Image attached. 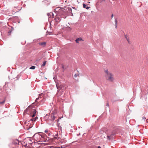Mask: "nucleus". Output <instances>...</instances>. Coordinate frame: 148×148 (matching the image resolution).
I'll list each match as a JSON object with an SVG mask.
<instances>
[{
	"instance_id": "4468645a",
	"label": "nucleus",
	"mask_w": 148,
	"mask_h": 148,
	"mask_svg": "<svg viewBox=\"0 0 148 148\" xmlns=\"http://www.w3.org/2000/svg\"><path fill=\"white\" fill-rule=\"evenodd\" d=\"M60 9H61L59 7V8H56V9H55V12H56V13H57V14H58L61 12L59 11Z\"/></svg>"
},
{
	"instance_id": "20e7f679",
	"label": "nucleus",
	"mask_w": 148,
	"mask_h": 148,
	"mask_svg": "<svg viewBox=\"0 0 148 148\" xmlns=\"http://www.w3.org/2000/svg\"><path fill=\"white\" fill-rule=\"evenodd\" d=\"M105 72L106 73L105 77L106 79L109 81L113 82L114 81L113 75L110 73L108 72V70H106Z\"/></svg>"
},
{
	"instance_id": "423d86ee",
	"label": "nucleus",
	"mask_w": 148,
	"mask_h": 148,
	"mask_svg": "<svg viewBox=\"0 0 148 148\" xmlns=\"http://www.w3.org/2000/svg\"><path fill=\"white\" fill-rule=\"evenodd\" d=\"M120 132V129L118 128H115L112 132V135L114 136Z\"/></svg>"
},
{
	"instance_id": "5701e85b",
	"label": "nucleus",
	"mask_w": 148,
	"mask_h": 148,
	"mask_svg": "<svg viewBox=\"0 0 148 148\" xmlns=\"http://www.w3.org/2000/svg\"><path fill=\"white\" fill-rule=\"evenodd\" d=\"M47 62V61H46L44 62L43 64L41 65V67H42L45 66L46 63Z\"/></svg>"
},
{
	"instance_id": "7c9ffc66",
	"label": "nucleus",
	"mask_w": 148,
	"mask_h": 148,
	"mask_svg": "<svg viewBox=\"0 0 148 148\" xmlns=\"http://www.w3.org/2000/svg\"><path fill=\"white\" fill-rule=\"evenodd\" d=\"M39 97H38V98H37L36 99V100H35V102H37V101H38L39 100Z\"/></svg>"
},
{
	"instance_id": "6ab92c4d",
	"label": "nucleus",
	"mask_w": 148,
	"mask_h": 148,
	"mask_svg": "<svg viewBox=\"0 0 148 148\" xmlns=\"http://www.w3.org/2000/svg\"><path fill=\"white\" fill-rule=\"evenodd\" d=\"M14 30V28L13 27H11V30H9L8 32V35H11V34L12 31Z\"/></svg>"
},
{
	"instance_id": "79ce46f5",
	"label": "nucleus",
	"mask_w": 148,
	"mask_h": 148,
	"mask_svg": "<svg viewBox=\"0 0 148 148\" xmlns=\"http://www.w3.org/2000/svg\"><path fill=\"white\" fill-rule=\"evenodd\" d=\"M97 148H101V147L100 146H98L97 147Z\"/></svg>"
},
{
	"instance_id": "f257e3e1",
	"label": "nucleus",
	"mask_w": 148,
	"mask_h": 148,
	"mask_svg": "<svg viewBox=\"0 0 148 148\" xmlns=\"http://www.w3.org/2000/svg\"><path fill=\"white\" fill-rule=\"evenodd\" d=\"M59 11L61 12L58 14H56L54 18L57 23H58L62 18L65 19L66 17V14L63 9H60Z\"/></svg>"
},
{
	"instance_id": "9b49d317",
	"label": "nucleus",
	"mask_w": 148,
	"mask_h": 148,
	"mask_svg": "<svg viewBox=\"0 0 148 148\" xmlns=\"http://www.w3.org/2000/svg\"><path fill=\"white\" fill-rule=\"evenodd\" d=\"M46 42H39L38 44L39 45L43 47H45L46 45Z\"/></svg>"
},
{
	"instance_id": "7ed1b4c3",
	"label": "nucleus",
	"mask_w": 148,
	"mask_h": 148,
	"mask_svg": "<svg viewBox=\"0 0 148 148\" xmlns=\"http://www.w3.org/2000/svg\"><path fill=\"white\" fill-rule=\"evenodd\" d=\"M28 112H29V113H30L29 115L32 118L34 117L36 115V113L37 112L36 109H32L29 110V108L28 107L24 110L23 114H28V113H27Z\"/></svg>"
},
{
	"instance_id": "9d476101",
	"label": "nucleus",
	"mask_w": 148,
	"mask_h": 148,
	"mask_svg": "<svg viewBox=\"0 0 148 148\" xmlns=\"http://www.w3.org/2000/svg\"><path fill=\"white\" fill-rule=\"evenodd\" d=\"M41 54L40 53H39L37 55V59L36 60V61H40L42 58V57L41 56Z\"/></svg>"
},
{
	"instance_id": "2eb2a0df",
	"label": "nucleus",
	"mask_w": 148,
	"mask_h": 148,
	"mask_svg": "<svg viewBox=\"0 0 148 148\" xmlns=\"http://www.w3.org/2000/svg\"><path fill=\"white\" fill-rule=\"evenodd\" d=\"M82 40V38H77L75 40L76 42L77 43H79V41H81Z\"/></svg>"
},
{
	"instance_id": "cd10ccee",
	"label": "nucleus",
	"mask_w": 148,
	"mask_h": 148,
	"mask_svg": "<svg viewBox=\"0 0 148 148\" xmlns=\"http://www.w3.org/2000/svg\"><path fill=\"white\" fill-rule=\"evenodd\" d=\"M47 34L51 35L52 34V32H50L47 31Z\"/></svg>"
},
{
	"instance_id": "1a4fd4ad",
	"label": "nucleus",
	"mask_w": 148,
	"mask_h": 148,
	"mask_svg": "<svg viewBox=\"0 0 148 148\" xmlns=\"http://www.w3.org/2000/svg\"><path fill=\"white\" fill-rule=\"evenodd\" d=\"M26 141H25V139H24L23 141L21 142V144L23 146H24L26 148H28V147L29 146H28V143H26Z\"/></svg>"
},
{
	"instance_id": "f03ea898",
	"label": "nucleus",
	"mask_w": 148,
	"mask_h": 148,
	"mask_svg": "<svg viewBox=\"0 0 148 148\" xmlns=\"http://www.w3.org/2000/svg\"><path fill=\"white\" fill-rule=\"evenodd\" d=\"M38 119V117L36 116L35 118H33L29 121L27 120L25 122V124L28 126V128L27 129L28 130L32 127L33 125L34 124L33 122L36 121Z\"/></svg>"
},
{
	"instance_id": "37998d69",
	"label": "nucleus",
	"mask_w": 148,
	"mask_h": 148,
	"mask_svg": "<svg viewBox=\"0 0 148 148\" xmlns=\"http://www.w3.org/2000/svg\"><path fill=\"white\" fill-rule=\"evenodd\" d=\"M77 72H78L77 73H79V72L78 71H77Z\"/></svg>"
},
{
	"instance_id": "0eeeda50",
	"label": "nucleus",
	"mask_w": 148,
	"mask_h": 148,
	"mask_svg": "<svg viewBox=\"0 0 148 148\" xmlns=\"http://www.w3.org/2000/svg\"><path fill=\"white\" fill-rule=\"evenodd\" d=\"M26 140H27V142L28 143V146H32L33 143H31L32 141V139L30 137H27L26 138Z\"/></svg>"
},
{
	"instance_id": "ddd939ff",
	"label": "nucleus",
	"mask_w": 148,
	"mask_h": 148,
	"mask_svg": "<svg viewBox=\"0 0 148 148\" xmlns=\"http://www.w3.org/2000/svg\"><path fill=\"white\" fill-rule=\"evenodd\" d=\"M114 135L111 134L110 135H107V138L108 140H110L112 139H113L114 138Z\"/></svg>"
},
{
	"instance_id": "f3484780",
	"label": "nucleus",
	"mask_w": 148,
	"mask_h": 148,
	"mask_svg": "<svg viewBox=\"0 0 148 148\" xmlns=\"http://www.w3.org/2000/svg\"><path fill=\"white\" fill-rule=\"evenodd\" d=\"M67 9H68V10H67V11L68 12H69V13H71V14H72L71 16H73V14L72 13L71 8H68Z\"/></svg>"
},
{
	"instance_id": "c9c22d12",
	"label": "nucleus",
	"mask_w": 148,
	"mask_h": 148,
	"mask_svg": "<svg viewBox=\"0 0 148 148\" xmlns=\"http://www.w3.org/2000/svg\"><path fill=\"white\" fill-rule=\"evenodd\" d=\"M54 17V15L53 14V15H51V18H53Z\"/></svg>"
},
{
	"instance_id": "473e14b6",
	"label": "nucleus",
	"mask_w": 148,
	"mask_h": 148,
	"mask_svg": "<svg viewBox=\"0 0 148 148\" xmlns=\"http://www.w3.org/2000/svg\"><path fill=\"white\" fill-rule=\"evenodd\" d=\"M106 106L108 107L109 106V103L108 101H107Z\"/></svg>"
},
{
	"instance_id": "f704fd0d",
	"label": "nucleus",
	"mask_w": 148,
	"mask_h": 148,
	"mask_svg": "<svg viewBox=\"0 0 148 148\" xmlns=\"http://www.w3.org/2000/svg\"><path fill=\"white\" fill-rule=\"evenodd\" d=\"M59 119H59V118H58V119L56 120V121H57V123H58V124H59V123H58V121H59Z\"/></svg>"
},
{
	"instance_id": "a19ab883",
	"label": "nucleus",
	"mask_w": 148,
	"mask_h": 148,
	"mask_svg": "<svg viewBox=\"0 0 148 148\" xmlns=\"http://www.w3.org/2000/svg\"><path fill=\"white\" fill-rule=\"evenodd\" d=\"M25 141H26V143H28L27 142V140H26V138H25Z\"/></svg>"
},
{
	"instance_id": "c756f323",
	"label": "nucleus",
	"mask_w": 148,
	"mask_h": 148,
	"mask_svg": "<svg viewBox=\"0 0 148 148\" xmlns=\"http://www.w3.org/2000/svg\"><path fill=\"white\" fill-rule=\"evenodd\" d=\"M39 136H40L42 138H44V137H45V136L44 135H39Z\"/></svg>"
},
{
	"instance_id": "6e6552de",
	"label": "nucleus",
	"mask_w": 148,
	"mask_h": 148,
	"mask_svg": "<svg viewBox=\"0 0 148 148\" xmlns=\"http://www.w3.org/2000/svg\"><path fill=\"white\" fill-rule=\"evenodd\" d=\"M21 143V142H19L18 140L16 139L15 140H13L12 142V144L14 145H19V143Z\"/></svg>"
},
{
	"instance_id": "4be33fe9",
	"label": "nucleus",
	"mask_w": 148,
	"mask_h": 148,
	"mask_svg": "<svg viewBox=\"0 0 148 148\" xmlns=\"http://www.w3.org/2000/svg\"><path fill=\"white\" fill-rule=\"evenodd\" d=\"M51 15H53V13L51 12L49 13H48L47 14V15L49 16V18H51Z\"/></svg>"
},
{
	"instance_id": "58836bf2",
	"label": "nucleus",
	"mask_w": 148,
	"mask_h": 148,
	"mask_svg": "<svg viewBox=\"0 0 148 148\" xmlns=\"http://www.w3.org/2000/svg\"><path fill=\"white\" fill-rule=\"evenodd\" d=\"M48 132V130H46L45 131V132L47 133Z\"/></svg>"
},
{
	"instance_id": "c85d7f7f",
	"label": "nucleus",
	"mask_w": 148,
	"mask_h": 148,
	"mask_svg": "<svg viewBox=\"0 0 148 148\" xmlns=\"http://www.w3.org/2000/svg\"><path fill=\"white\" fill-rule=\"evenodd\" d=\"M79 73H77V74H75L74 75V76L75 77H77V76H79Z\"/></svg>"
},
{
	"instance_id": "e433bc0d",
	"label": "nucleus",
	"mask_w": 148,
	"mask_h": 148,
	"mask_svg": "<svg viewBox=\"0 0 148 148\" xmlns=\"http://www.w3.org/2000/svg\"><path fill=\"white\" fill-rule=\"evenodd\" d=\"M62 69H64V65L63 64H62Z\"/></svg>"
},
{
	"instance_id": "39448f33",
	"label": "nucleus",
	"mask_w": 148,
	"mask_h": 148,
	"mask_svg": "<svg viewBox=\"0 0 148 148\" xmlns=\"http://www.w3.org/2000/svg\"><path fill=\"white\" fill-rule=\"evenodd\" d=\"M54 113L47 114L44 117V119L48 121H50L51 122H53L55 119V116L54 115Z\"/></svg>"
},
{
	"instance_id": "c03bdc74",
	"label": "nucleus",
	"mask_w": 148,
	"mask_h": 148,
	"mask_svg": "<svg viewBox=\"0 0 148 148\" xmlns=\"http://www.w3.org/2000/svg\"><path fill=\"white\" fill-rule=\"evenodd\" d=\"M48 135H49V136H50V133H49Z\"/></svg>"
},
{
	"instance_id": "4c0bfd02",
	"label": "nucleus",
	"mask_w": 148,
	"mask_h": 148,
	"mask_svg": "<svg viewBox=\"0 0 148 148\" xmlns=\"http://www.w3.org/2000/svg\"><path fill=\"white\" fill-rule=\"evenodd\" d=\"M142 119H144V120H145V119H146V118L145 117V116H143V117H142Z\"/></svg>"
},
{
	"instance_id": "ea45409f",
	"label": "nucleus",
	"mask_w": 148,
	"mask_h": 148,
	"mask_svg": "<svg viewBox=\"0 0 148 148\" xmlns=\"http://www.w3.org/2000/svg\"><path fill=\"white\" fill-rule=\"evenodd\" d=\"M114 15L113 14H112L111 15V19H112V18L113 17V16Z\"/></svg>"
},
{
	"instance_id": "a211bd4d",
	"label": "nucleus",
	"mask_w": 148,
	"mask_h": 148,
	"mask_svg": "<svg viewBox=\"0 0 148 148\" xmlns=\"http://www.w3.org/2000/svg\"><path fill=\"white\" fill-rule=\"evenodd\" d=\"M87 5H86L84 3L83 4V6L84 8H86L87 9H88L90 8V7H87Z\"/></svg>"
},
{
	"instance_id": "f8f14e48",
	"label": "nucleus",
	"mask_w": 148,
	"mask_h": 148,
	"mask_svg": "<svg viewBox=\"0 0 148 148\" xmlns=\"http://www.w3.org/2000/svg\"><path fill=\"white\" fill-rule=\"evenodd\" d=\"M56 86L58 89H64V86L61 84L60 85L59 84H57Z\"/></svg>"
},
{
	"instance_id": "a18cd8bd",
	"label": "nucleus",
	"mask_w": 148,
	"mask_h": 148,
	"mask_svg": "<svg viewBox=\"0 0 148 148\" xmlns=\"http://www.w3.org/2000/svg\"><path fill=\"white\" fill-rule=\"evenodd\" d=\"M21 145V143H19V145Z\"/></svg>"
},
{
	"instance_id": "b1692460",
	"label": "nucleus",
	"mask_w": 148,
	"mask_h": 148,
	"mask_svg": "<svg viewBox=\"0 0 148 148\" xmlns=\"http://www.w3.org/2000/svg\"><path fill=\"white\" fill-rule=\"evenodd\" d=\"M35 66H32L29 68V69H34L35 68Z\"/></svg>"
},
{
	"instance_id": "bb28decb",
	"label": "nucleus",
	"mask_w": 148,
	"mask_h": 148,
	"mask_svg": "<svg viewBox=\"0 0 148 148\" xmlns=\"http://www.w3.org/2000/svg\"><path fill=\"white\" fill-rule=\"evenodd\" d=\"M39 97L42 98V97H43V93H41L39 94Z\"/></svg>"
},
{
	"instance_id": "393cba45",
	"label": "nucleus",
	"mask_w": 148,
	"mask_h": 148,
	"mask_svg": "<svg viewBox=\"0 0 148 148\" xmlns=\"http://www.w3.org/2000/svg\"><path fill=\"white\" fill-rule=\"evenodd\" d=\"M117 19H115V27H116V28H117Z\"/></svg>"
},
{
	"instance_id": "72a5a7b5",
	"label": "nucleus",
	"mask_w": 148,
	"mask_h": 148,
	"mask_svg": "<svg viewBox=\"0 0 148 148\" xmlns=\"http://www.w3.org/2000/svg\"><path fill=\"white\" fill-rule=\"evenodd\" d=\"M19 77H20V75H18L17 77H16V78H17V79H18L19 78Z\"/></svg>"
},
{
	"instance_id": "412c9836",
	"label": "nucleus",
	"mask_w": 148,
	"mask_h": 148,
	"mask_svg": "<svg viewBox=\"0 0 148 148\" xmlns=\"http://www.w3.org/2000/svg\"><path fill=\"white\" fill-rule=\"evenodd\" d=\"M58 134H55V137H54V138H56V139H58V140H59V139H60V138L59 137H58Z\"/></svg>"
},
{
	"instance_id": "a878e982",
	"label": "nucleus",
	"mask_w": 148,
	"mask_h": 148,
	"mask_svg": "<svg viewBox=\"0 0 148 148\" xmlns=\"http://www.w3.org/2000/svg\"><path fill=\"white\" fill-rule=\"evenodd\" d=\"M125 38H126V39L127 41L128 42V43H129L130 42H129V39L127 37V36L125 34Z\"/></svg>"
},
{
	"instance_id": "2f4dec72",
	"label": "nucleus",
	"mask_w": 148,
	"mask_h": 148,
	"mask_svg": "<svg viewBox=\"0 0 148 148\" xmlns=\"http://www.w3.org/2000/svg\"><path fill=\"white\" fill-rule=\"evenodd\" d=\"M34 144L35 145H39L40 144H39L37 142H34Z\"/></svg>"
},
{
	"instance_id": "aec40b11",
	"label": "nucleus",
	"mask_w": 148,
	"mask_h": 148,
	"mask_svg": "<svg viewBox=\"0 0 148 148\" xmlns=\"http://www.w3.org/2000/svg\"><path fill=\"white\" fill-rule=\"evenodd\" d=\"M46 148H60V147H57L54 146H50L47 147Z\"/></svg>"
},
{
	"instance_id": "dca6fc26",
	"label": "nucleus",
	"mask_w": 148,
	"mask_h": 148,
	"mask_svg": "<svg viewBox=\"0 0 148 148\" xmlns=\"http://www.w3.org/2000/svg\"><path fill=\"white\" fill-rule=\"evenodd\" d=\"M5 100L6 99L5 98H4L3 99L2 101H0V105H3L5 102Z\"/></svg>"
}]
</instances>
